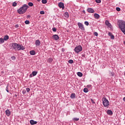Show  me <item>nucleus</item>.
<instances>
[{
	"mask_svg": "<svg viewBox=\"0 0 125 125\" xmlns=\"http://www.w3.org/2000/svg\"><path fill=\"white\" fill-rule=\"evenodd\" d=\"M82 50H83V47L81 45L76 46L74 49V51H75L76 53H79V52H81Z\"/></svg>",
	"mask_w": 125,
	"mask_h": 125,
	"instance_id": "39448f33",
	"label": "nucleus"
},
{
	"mask_svg": "<svg viewBox=\"0 0 125 125\" xmlns=\"http://www.w3.org/2000/svg\"><path fill=\"white\" fill-rule=\"evenodd\" d=\"M78 25L80 30H82V31H84V26H83V23L78 22Z\"/></svg>",
	"mask_w": 125,
	"mask_h": 125,
	"instance_id": "423d86ee",
	"label": "nucleus"
},
{
	"mask_svg": "<svg viewBox=\"0 0 125 125\" xmlns=\"http://www.w3.org/2000/svg\"><path fill=\"white\" fill-rule=\"evenodd\" d=\"M35 44L37 46H40V45H41V41H40L39 40H36Z\"/></svg>",
	"mask_w": 125,
	"mask_h": 125,
	"instance_id": "9d476101",
	"label": "nucleus"
},
{
	"mask_svg": "<svg viewBox=\"0 0 125 125\" xmlns=\"http://www.w3.org/2000/svg\"><path fill=\"white\" fill-rule=\"evenodd\" d=\"M96 2H97V3H100L101 0H96Z\"/></svg>",
	"mask_w": 125,
	"mask_h": 125,
	"instance_id": "c756f323",
	"label": "nucleus"
},
{
	"mask_svg": "<svg viewBox=\"0 0 125 125\" xmlns=\"http://www.w3.org/2000/svg\"><path fill=\"white\" fill-rule=\"evenodd\" d=\"M94 36H96V37H97V36H98V33L97 32H95L94 33Z\"/></svg>",
	"mask_w": 125,
	"mask_h": 125,
	"instance_id": "58836bf2",
	"label": "nucleus"
},
{
	"mask_svg": "<svg viewBox=\"0 0 125 125\" xmlns=\"http://www.w3.org/2000/svg\"><path fill=\"white\" fill-rule=\"evenodd\" d=\"M28 7L29 6L28 5L24 4L18 10V13H19V14H24V13L27 11V9H28Z\"/></svg>",
	"mask_w": 125,
	"mask_h": 125,
	"instance_id": "f03ea898",
	"label": "nucleus"
},
{
	"mask_svg": "<svg viewBox=\"0 0 125 125\" xmlns=\"http://www.w3.org/2000/svg\"><path fill=\"white\" fill-rule=\"evenodd\" d=\"M83 91L84 92H85V93L88 92V89H87V88H84L83 89Z\"/></svg>",
	"mask_w": 125,
	"mask_h": 125,
	"instance_id": "393cba45",
	"label": "nucleus"
},
{
	"mask_svg": "<svg viewBox=\"0 0 125 125\" xmlns=\"http://www.w3.org/2000/svg\"><path fill=\"white\" fill-rule=\"evenodd\" d=\"M105 23L106 26H108V27H109V28L112 27V25H111V23H110L108 21H105Z\"/></svg>",
	"mask_w": 125,
	"mask_h": 125,
	"instance_id": "9b49d317",
	"label": "nucleus"
},
{
	"mask_svg": "<svg viewBox=\"0 0 125 125\" xmlns=\"http://www.w3.org/2000/svg\"><path fill=\"white\" fill-rule=\"evenodd\" d=\"M68 63H69V64H73L74 61H73V60H70L68 61Z\"/></svg>",
	"mask_w": 125,
	"mask_h": 125,
	"instance_id": "b1692460",
	"label": "nucleus"
},
{
	"mask_svg": "<svg viewBox=\"0 0 125 125\" xmlns=\"http://www.w3.org/2000/svg\"><path fill=\"white\" fill-rule=\"evenodd\" d=\"M84 24L85 25H86V26H88V25L89 24V23L87 21H85Z\"/></svg>",
	"mask_w": 125,
	"mask_h": 125,
	"instance_id": "2f4dec72",
	"label": "nucleus"
},
{
	"mask_svg": "<svg viewBox=\"0 0 125 125\" xmlns=\"http://www.w3.org/2000/svg\"><path fill=\"white\" fill-rule=\"evenodd\" d=\"M94 17L96 19H99V17H100V16L98 14H95L94 15Z\"/></svg>",
	"mask_w": 125,
	"mask_h": 125,
	"instance_id": "f3484780",
	"label": "nucleus"
},
{
	"mask_svg": "<svg viewBox=\"0 0 125 125\" xmlns=\"http://www.w3.org/2000/svg\"><path fill=\"white\" fill-rule=\"evenodd\" d=\"M70 98H71L72 99H74V98H76V94L72 93L70 96Z\"/></svg>",
	"mask_w": 125,
	"mask_h": 125,
	"instance_id": "dca6fc26",
	"label": "nucleus"
},
{
	"mask_svg": "<svg viewBox=\"0 0 125 125\" xmlns=\"http://www.w3.org/2000/svg\"><path fill=\"white\" fill-rule=\"evenodd\" d=\"M124 43L125 44V41L124 42Z\"/></svg>",
	"mask_w": 125,
	"mask_h": 125,
	"instance_id": "8fccbe9b",
	"label": "nucleus"
},
{
	"mask_svg": "<svg viewBox=\"0 0 125 125\" xmlns=\"http://www.w3.org/2000/svg\"><path fill=\"white\" fill-rule=\"evenodd\" d=\"M116 10L117 11H121V8H120V7H117Z\"/></svg>",
	"mask_w": 125,
	"mask_h": 125,
	"instance_id": "473e14b6",
	"label": "nucleus"
},
{
	"mask_svg": "<svg viewBox=\"0 0 125 125\" xmlns=\"http://www.w3.org/2000/svg\"><path fill=\"white\" fill-rule=\"evenodd\" d=\"M40 14H44V11H40Z\"/></svg>",
	"mask_w": 125,
	"mask_h": 125,
	"instance_id": "4c0bfd02",
	"label": "nucleus"
},
{
	"mask_svg": "<svg viewBox=\"0 0 125 125\" xmlns=\"http://www.w3.org/2000/svg\"><path fill=\"white\" fill-rule=\"evenodd\" d=\"M52 31H53V32H56V28H52Z\"/></svg>",
	"mask_w": 125,
	"mask_h": 125,
	"instance_id": "a19ab883",
	"label": "nucleus"
},
{
	"mask_svg": "<svg viewBox=\"0 0 125 125\" xmlns=\"http://www.w3.org/2000/svg\"><path fill=\"white\" fill-rule=\"evenodd\" d=\"M17 3L16 2H14L12 4V6L14 7L17 6Z\"/></svg>",
	"mask_w": 125,
	"mask_h": 125,
	"instance_id": "bb28decb",
	"label": "nucleus"
},
{
	"mask_svg": "<svg viewBox=\"0 0 125 125\" xmlns=\"http://www.w3.org/2000/svg\"><path fill=\"white\" fill-rule=\"evenodd\" d=\"M30 78H32V75H31V74L30 75Z\"/></svg>",
	"mask_w": 125,
	"mask_h": 125,
	"instance_id": "de8ad7c7",
	"label": "nucleus"
},
{
	"mask_svg": "<svg viewBox=\"0 0 125 125\" xmlns=\"http://www.w3.org/2000/svg\"><path fill=\"white\" fill-rule=\"evenodd\" d=\"M11 46L16 50H24V49H25V47H23V45L19 44L17 43H12Z\"/></svg>",
	"mask_w": 125,
	"mask_h": 125,
	"instance_id": "f257e3e1",
	"label": "nucleus"
},
{
	"mask_svg": "<svg viewBox=\"0 0 125 125\" xmlns=\"http://www.w3.org/2000/svg\"><path fill=\"white\" fill-rule=\"evenodd\" d=\"M52 38L54 40H55V41H58V40H59V36H58L57 35H54L52 36Z\"/></svg>",
	"mask_w": 125,
	"mask_h": 125,
	"instance_id": "6e6552de",
	"label": "nucleus"
},
{
	"mask_svg": "<svg viewBox=\"0 0 125 125\" xmlns=\"http://www.w3.org/2000/svg\"><path fill=\"white\" fill-rule=\"evenodd\" d=\"M37 74H38L37 72H36V71L32 72V75L34 77H35V76H36Z\"/></svg>",
	"mask_w": 125,
	"mask_h": 125,
	"instance_id": "4be33fe9",
	"label": "nucleus"
},
{
	"mask_svg": "<svg viewBox=\"0 0 125 125\" xmlns=\"http://www.w3.org/2000/svg\"><path fill=\"white\" fill-rule=\"evenodd\" d=\"M112 35H113V34H112V33H111V32H109V33H108V35L109 36V37H111Z\"/></svg>",
	"mask_w": 125,
	"mask_h": 125,
	"instance_id": "79ce46f5",
	"label": "nucleus"
},
{
	"mask_svg": "<svg viewBox=\"0 0 125 125\" xmlns=\"http://www.w3.org/2000/svg\"><path fill=\"white\" fill-rule=\"evenodd\" d=\"M119 29L121 30L122 33L125 35V21H122L119 22Z\"/></svg>",
	"mask_w": 125,
	"mask_h": 125,
	"instance_id": "7ed1b4c3",
	"label": "nucleus"
},
{
	"mask_svg": "<svg viewBox=\"0 0 125 125\" xmlns=\"http://www.w3.org/2000/svg\"><path fill=\"white\" fill-rule=\"evenodd\" d=\"M22 93L23 94H26V90H23Z\"/></svg>",
	"mask_w": 125,
	"mask_h": 125,
	"instance_id": "ea45409f",
	"label": "nucleus"
},
{
	"mask_svg": "<svg viewBox=\"0 0 125 125\" xmlns=\"http://www.w3.org/2000/svg\"><path fill=\"white\" fill-rule=\"evenodd\" d=\"M12 60H15L16 59V58L15 56H13L11 57Z\"/></svg>",
	"mask_w": 125,
	"mask_h": 125,
	"instance_id": "72a5a7b5",
	"label": "nucleus"
},
{
	"mask_svg": "<svg viewBox=\"0 0 125 125\" xmlns=\"http://www.w3.org/2000/svg\"><path fill=\"white\" fill-rule=\"evenodd\" d=\"M28 5H29V6L32 7V6H33V5H34V4L33 3L30 2L28 3Z\"/></svg>",
	"mask_w": 125,
	"mask_h": 125,
	"instance_id": "cd10ccee",
	"label": "nucleus"
},
{
	"mask_svg": "<svg viewBox=\"0 0 125 125\" xmlns=\"http://www.w3.org/2000/svg\"><path fill=\"white\" fill-rule=\"evenodd\" d=\"M110 38L111 39V40H114V39H115V36H114V35H112L110 36Z\"/></svg>",
	"mask_w": 125,
	"mask_h": 125,
	"instance_id": "c9c22d12",
	"label": "nucleus"
},
{
	"mask_svg": "<svg viewBox=\"0 0 125 125\" xmlns=\"http://www.w3.org/2000/svg\"><path fill=\"white\" fill-rule=\"evenodd\" d=\"M19 27V25L18 24H16L15 25V28H18Z\"/></svg>",
	"mask_w": 125,
	"mask_h": 125,
	"instance_id": "37998d69",
	"label": "nucleus"
},
{
	"mask_svg": "<svg viewBox=\"0 0 125 125\" xmlns=\"http://www.w3.org/2000/svg\"><path fill=\"white\" fill-rule=\"evenodd\" d=\"M87 11L89 13H94V10L91 8H88Z\"/></svg>",
	"mask_w": 125,
	"mask_h": 125,
	"instance_id": "1a4fd4ad",
	"label": "nucleus"
},
{
	"mask_svg": "<svg viewBox=\"0 0 125 125\" xmlns=\"http://www.w3.org/2000/svg\"><path fill=\"white\" fill-rule=\"evenodd\" d=\"M47 2V0H42V3L45 4Z\"/></svg>",
	"mask_w": 125,
	"mask_h": 125,
	"instance_id": "a878e982",
	"label": "nucleus"
},
{
	"mask_svg": "<svg viewBox=\"0 0 125 125\" xmlns=\"http://www.w3.org/2000/svg\"><path fill=\"white\" fill-rule=\"evenodd\" d=\"M77 75L79 77H83V73L81 72H78Z\"/></svg>",
	"mask_w": 125,
	"mask_h": 125,
	"instance_id": "5701e85b",
	"label": "nucleus"
},
{
	"mask_svg": "<svg viewBox=\"0 0 125 125\" xmlns=\"http://www.w3.org/2000/svg\"><path fill=\"white\" fill-rule=\"evenodd\" d=\"M103 104L104 107H108L110 104L109 103V101L106 99V98H102Z\"/></svg>",
	"mask_w": 125,
	"mask_h": 125,
	"instance_id": "20e7f679",
	"label": "nucleus"
},
{
	"mask_svg": "<svg viewBox=\"0 0 125 125\" xmlns=\"http://www.w3.org/2000/svg\"><path fill=\"white\" fill-rule=\"evenodd\" d=\"M4 42V40L2 38H0V44L3 43Z\"/></svg>",
	"mask_w": 125,
	"mask_h": 125,
	"instance_id": "412c9836",
	"label": "nucleus"
},
{
	"mask_svg": "<svg viewBox=\"0 0 125 125\" xmlns=\"http://www.w3.org/2000/svg\"><path fill=\"white\" fill-rule=\"evenodd\" d=\"M115 74L114 73V72H111V75H112V77H114V75Z\"/></svg>",
	"mask_w": 125,
	"mask_h": 125,
	"instance_id": "c03bdc74",
	"label": "nucleus"
},
{
	"mask_svg": "<svg viewBox=\"0 0 125 125\" xmlns=\"http://www.w3.org/2000/svg\"><path fill=\"white\" fill-rule=\"evenodd\" d=\"M106 113L108 115H109L110 116H112L113 115V112L112 111V110H108Z\"/></svg>",
	"mask_w": 125,
	"mask_h": 125,
	"instance_id": "4468645a",
	"label": "nucleus"
},
{
	"mask_svg": "<svg viewBox=\"0 0 125 125\" xmlns=\"http://www.w3.org/2000/svg\"><path fill=\"white\" fill-rule=\"evenodd\" d=\"M3 40H4V41H8V40H9V36H8V35H6L3 37Z\"/></svg>",
	"mask_w": 125,
	"mask_h": 125,
	"instance_id": "2eb2a0df",
	"label": "nucleus"
},
{
	"mask_svg": "<svg viewBox=\"0 0 125 125\" xmlns=\"http://www.w3.org/2000/svg\"><path fill=\"white\" fill-rule=\"evenodd\" d=\"M30 124L32 125H37V124H38V122H37V121H35L33 120H30Z\"/></svg>",
	"mask_w": 125,
	"mask_h": 125,
	"instance_id": "f8f14e48",
	"label": "nucleus"
},
{
	"mask_svg": "<svg viewBox=\"0 0 125 125\" xmlns=\"http://www.w3.org/2000/svg\"><path fill=\"white\" fill-rule=\"evenodd\" d=\"M26 90L27 92H29L30 91V90H31L30 89V88H26Z\"/></svg>",
	"mask_w": 125,
	"mask_h": 125,
	"instance_id": "f704fd0d",
	"label": "nucleus"
},
{
	"mask_svg": "<svg viewBox=\"0 0 125 125\" xmlns=\"http://www.w3.org/2000/svg\"><path fill=\"white\" fill-rule=\"evenodd\" d=\"M30 54L31 55H35L36 54V52L34 50L30 51Z\"/></svg>",
	"mask_w": 125,
	"mask_h": 125,
	"instance_id": "6ab92c4d",
	"label": "nucleus"
},
{
	"mask_svg": "<svg viewBox=\"0 0 125 125\" xmlns=\"http://www.w3.org/2000/svg\"><path fill=\"white\" fill-rule=\"evenodd\" d=\"M64 16H65V17H66V18H68L69 17V13H68V12L64 13Z\"/></svg>",
	"mask_w": 125,
	"mask_h": 125,
	"instance_id": "aec40b11",
	"label": "nucleus"
},
{
	"mask_svg": "<svg viewBox=\"0 0 125 125\" xmlns=\"http://www.w3.org/2000/svg\"><path fill=\"white\" fill-rule=\"evenodd\" d=\"M91 102H92V103H93V104H95V102H94V101H93V99H91Z\"/></svg>",
	"mask_w": 125,
	"mask_h": 125,
	"instance_id": "e433bc0d",
	"label": "nucleus"
},
{
	"mask_svg": "<svg viewBox=\"0 0 125 125\" xmlns=\"http://www.w3.org/2000/svg\"><path fill=\"white\" fill-rule=\"evenodd\" d=\"M37 1H41V0H37Z\"/></svg>",
	"mask_w": 125,
	"mask_h": 125,
	"instance_id": "49530a36",
	"label": "nucleus"
},
{
	"mask_svg": "<svg viewBox=\"0 0 125 125\" xmlns=\"http://www.w3.org/2000/svg\"><path fill=\"white\" fill-rule=\"evenodd\" d=\"M6 91H7L8 92H9L8 90H6Z\"/></svg>",
	"mask_w": 125,
	"mask_h": 125,
	"instance_id": "09e8293b",
	"label": "nucleus"
},
{
	"mask_svg": "<svg viewBox=\"0 0 125 125\" xmlns=\"http://www.w3.org/2000/svg\"><path fill=\"white\" fill-rule=\"evenodd\" d=\"M52 61H53V59L50 58L47 60V62H48V63H51Z\"/></svg>",
	"mask_w": 125,
	"mask_h": 125,
	"instance_id": "a211bd4d",
	"label": "nucleus"
},
{
	"mask_svg": "<svg viewBox=\"0 0 125 125\" xmlns=\"http://www.w3.org/2000/svg\"><path fill=\"white\" fill-rule=\"evenodd\" d=\"M5 113H6V115L8 116V117H9V116H10V114H11V112H10V111L8 109V110H6L5 111Z\"/></svg>",
	"mask_w": 125,
	"mask_h": 125,
	"instance_id": "ddd939ff",
	"label": "nucleus"
},
{
	"mask_svg": "<svg viewBox=\"0 0 125 125\" xmlns=\"http://www.w3.org/2000/svg\"><path fill=\"white\" fill-rule=\"evenodd\" d=\"M30 17H31V16H30V15H27V18H30Z\"/></svg>",
	"mask_w": 125,
	"mask_h": 125,
	"instance_id": "a18cd8bd",
	"label": "nucleus"
},
{
	"mask_svg": "<svg viewBox=\"0 0 125 125\" xmlns=\"http://www.w3.org/2000/svg\"><path fill=\"white\" fill-rule=\"evenodd\" d=\"M80 120V119L78 118H73V121H79Z\"/></svg>",
	"mask_w": 125,
	"mask_h": 125,
	"instance_id": "7c9ffc66",
	"label": "nucleus"
},
{
	"mask_svg": "<svg viewBox=\"0 0 125 125\" xmlns=\"http://www.w3.org/2000/svg\"><path fill=\"white\" fill-rule=\"evenodd\" d=\"M59 6L60 7V8H62V9H64V8H65V6H64V3L61 2L59 3Z\"/></svg>",
	"mask_w": 125,
	"mask_h": 125,
	"instance_id": "0eeeda50",
	"label": "nucleus"
},
{
	"mask_svg": "<svg viewBox=\"0 0 125 125\" xmlns=\"http://www.w3.org/2000/svg\"><path fill=\"white\" fill-rule=\"evenodd\" d=\"M25 24H26V25H28L30 24V21H25L24 22Z\"/></svg>",
	"mask_w": 125,
	"mask_h": 125,
	"instance_id": "c85d7f7f",
	"label": "nucleus"
}]
</instances>
